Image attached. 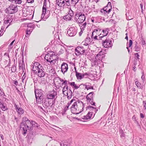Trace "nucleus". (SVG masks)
I'll use <instances>...</instances> for the list:
<instances>
[{
  "label": "nucleus",
  "mask_w": 146,
  "mask_h": 146,
  "mask_svg": "<svg viewBox=\"0 0 146 146\" xmlns=\"http://www.w3.org/2000/svg\"><path fill=\"white\" fill-rule=\"evenodd\" d=\"M51 65H54L56 64H57L58 62V59H54L52 60L51 62H49Z\"/></svg>",
  "instance_id": "nucleus-32"
},
{
  "label": "nucleus",
  "mask_w": 146,
  "mask_h": 146,
  "mask_svg": "<svg viewBox=\"0 0 146 146\" xmlns=\"http://www.w3.org/2000/svg\"><path fill=\"white\" fill-rule=\"evenodd\" d=\"M140 50V48L138 47H137L136 46L135 48V50L136 51H139Z\"/></svg>",
  "instance_id": "nucleus-56"
},
{
  "label": "nucleus",
  "mask_w": 146,
  "mask_h": 146,
  "mask_svg": "<svg viewBox=\"0 0 146 146\" xmlns=\"http://www.w3.org/2000/svg\"><path fill=\"white\" fill-rule=\"evenodd\" d=\"M0 108L3 111H5L8 109L7 107L4 106L1 102H0Z\"/></svg>",
  "instance_id": "nucleus-27"
},
{
  "label": "nucleus",
  "mask_w": 146,
  "mask_h": 146,
  "mask_svg": "<svg viewBox=\"0 0 146 146\" xmlns=\"http://www.w3.org/2000/svg\"><path fill=\"white\" fill-rule=\"evenodd\" d=\"M43 91L41 90L35 89V93L36 102L37 103L40 104L43 102Z\"/></svg>",
  "instance_id": "nucleus-4"
},
{
  "label": "nucleus",
  "mask_w": 146,
  "mask_h": 146,
  "mask_svg": "<svg viewBox=\"0 0 146 146\" xmlns=\"http://www.w3.org/2000/svg\"><path fill=\"white\" fill-rule=\"evenodd\" d=\"M68 86L67 85H65L63 87L62 89V92L64 94V92L68 90Z\"/></svg>",
  "instance_id": "nucleus-37"
},
{
  "label": "nucleus",
  "mask_w": 146,
  "mask_h": 146,
  "mask_svg": "<svg viewBox=\"0 0 146 146\" xmlns=\"http://www.w3.org/2000/svg\"><path fill=\"white\" fill-rule=\"evenodd\" d=\"M72 91L70 90H69L67 92L68 98L70 99L72 96Z\"/></svg>",
  "instance_id": "nucleus-29"
},
{
  "label": "nucleus",
  "mask_w": 146,
  "mask_h": 146,
  "mask_svg": "<svg viewBox=\"0 0 146 146\" xmlns=\"http://www.w3.org/2000/svg\"><path fill=\"white\" fill-rule=\"evenodd\" d=\"M85 49H84L83 46H78L75 49L76 54L79 55L80 54H82L85 53Z\"/></svg>",
  "instance_id": "nucleus-14"
},
{
  "label": "nucleus",
  "mask_w": 146,
  "mask_h": 146,
  "mask_svg": "<svg viewBox=\"0 0 146 146\" xmlns=\"http://www.w3.org/2000/svg\"><path fill=\"white\" fill-rule=\"evenodd\" d=\"M11 70L12 72H15L16 70V67L15 66H13L12 67Z\"/></svg>",
  "instance_id": "nucleus-49"
},
{
  "label": "nucleus",
  "mask_w": 146,
  "mask_h": 146,
  "mask_svg": "<svg viewBox=\"0 0 146 146\" xmlns=\"http://www.w3.org/2000/svg\"><path fill=\"white\" fill-rule=\"evenodd\" d=\"M75 20L78 23H82L85 20L86 17L85 15L82 12L77 11L75 14Z\"/></svg>",
  "instance_id": "nucleus-5"
},
{
  "label": "nucleus",
  "mask_w": 146,
  "mask_h": 146,
  "mask_svg": "<svg viewBox=\"0 0 146 146\" xmlns=\"http://www.w3.org/2000/svg\"><path fill=\"white\" fill-rule=\"evenodd\" d=\"M67 2L69 4V5H70V0H66Z\"/></svg>",
  "instance_id": "nucleus-62"
},
{
  "label": "nucleus",
  "mask_w": 146,
  "mask_h": 146,
  "mask_svg": "<svg viewBox=\"0 0 146 146\" xmlns=\"http://www.w3.org/2000/svg\"><path fill=\"white\" fill-rule=\"evenodd\" d=\"M14 84L16 85H17L18 84V82L17 81H15L14 82Z\"/></svg>",
  "instance_id": "nucleus-63"
},
{
  "label": "nucleus",
  "mask_w": 146,
  "mask_h": 146,
  "mask_svg": "<svg viewBox=\"0 0 146 146\" xmlns=\"http://www.w3.org/2000/svg\"><path fill=\"white\" fill-rule=\"evenodd\" d=\"M88 76H89L88 74L86 73H84V74H82L83 78H87Z\"/></svg>",
  "instance_id": "nucleus-46"
},
{
  "label": "nucleus",
  "mask_w": 146,
  "mask_h": 146,
  "mask_svg": "<svg viewBox=\"0 0 146 146\" xmlns=\"http://www.w3.org/2000/svg\"><path fill=\"white\" fill-rule=\"evenodd\" d=\"M83 43H84V44H83V45H84L85 46H87L88 45V44H89V43L88 42H83Z\"/></svg>",
  "instance_id": "nucleus-55"
},
{
  "label": "nucleus",
  "mask_w": 146,
  "mask_h": 146,
  "mask_svg": "<svg viewBox=\"0 0 146 146\" xmlns=\"http://www.w3.org/2000/svg\"><path fill=\"white\" fill-rule=\"evenodd\" d=\"M132 44V41L131 40H129V47H130Z\"/></svg>",
  "instance_id": "nucleus-53"
},
{
  "label": "nucleus",
  "mask_w": 146,
  "mask_h": 146,
  "mask_svg": "<svg viewBox=\"0 0 146 146\" xmlns=\"http://www.w3.org/2000/svg\"><path fill=\"white\" fill-rule=\"evenodd\" d=\"M94 93L93 92L90 93L87 95L86 98L88 102L90 103L91 105L96 106L95 102H93V94Z\"/></svg>",
  "instance_id": "nucleus-9"
},
{
  "label": "nucleus",
  "mask_w": 146,
  "mask_h": 146,
  "mask_svg": "<svg viewBox=\"0 0 146 146\" xmlns=\"http://www.w3.org/2000/svg\"><path fill=\"white\" fill-rule=\"evenodd\" d=\"M61 72L63 74H64L67 71L68 69V64L66 63L63 62L61 65Z\"/></svg>",
  "instance_id": "nucleus-15"
},
{
  "label": "nucleus",
  "mask_w": 146,
  "mask_h": 146,
  "mask_svg": "<svg viewBox=\"0 0 146 146\" xmlns=\"http://www.w3.org/2000/svg\"><path fill=\"white\" fill-rule=\"evenodd\" d=\"M35 25L33 23H29L27 25V29H32V31L35 28Z\"/></svg>",
  "instance_id": "nucleus-25"
},
{
  "label": "nucleus",
  "mask_w": 146,
  "mask_h": 146,
  "mask_svg": "<svg viewBox=\"0 0 146 146\" xmlns=\"http://www.w3.org/2000/svg\"><path fill=\"white\" fill-rule=\"evenodd\" d=\"M5 27L3 28L2 27L1 28V29L0 31V36H2L3 35V32L4 31Z\"/></svg>",
  "instance_id": "nucleus-44"
},
{
  "label": "nucleus",
  "mask_w": 146,
  "mask_h": 146,
  "mask_svg": "<svg viewBox=\"0 0 146 146\" xmlns=\"http://www.w3.org/2000/svg\"><path fill=\"white\" fill-rule=\"evenodd\" d=\"M15 107L16 110L17 112L20 115L23 114L24 112L23 109L21 107H18V106L15 104Z\"/></svg>",
  "instance_id": "nucleus-22"
},
{
  "label": "nucleus",
  "mask_w": 146,
  "mask_h": 146,
  "mask_svg": "<svg viewBox=\"0 0 146 146\" xmlns=\"http://www.w3.org/2000/svg\"><path fill=\"white\" fill-rule=\"evenodd\" d=\"M32 70L40 77H42L45 76V72L43 66L38 62H35L33 64Z\"/></svg>",
  "instance_id": "nucleus-3"
},
{
  "label": "nucleus",
  "mask_w": 146,
  "mask_h": 146,
  "mask_svg": "<svg viewBox=\"0 0 146 146\" xmlns=\"http://www.w3.org/2000/svg\"><path fill=\"white\" fill-rule=\"evenodd\" d=\"M7 10L9 13L12 14L17 12L18 11V8L17 6L12 5L9 7Z\"/></svg>",
  "instance_id": "nucleus-12"
},
{
  "label": "nucleus",
  "mask_w": 146,
  "mask_h": 146,
  "mask_svg": "<svg viewBox=\"0 0 146 146\" xmlns=\"http://www.w3.org/2000/svg\"><path fill=\"white\" fill-rule=\"evenodd\" d=\"M56 3L59 7L69 6V4L66 0H56Z\"/></svg>",
  "instance_id": "nucleus-10"
},
{
  "label": "nucleus",
  "mask_w": 146,
  "mask_h": 146,
  "mask_svg": "<svg viewBox=\"0 0 146 146\" xmlns=\"http://www.w3.org/2000/svg\"><path fill=\"white\" fill-rule=\"evenodd\" d=\"M75 69L76 70V76L77 78V79L78 80L82 79L83 78L82 74L80 73H79L77 72V71H76V69L75 68Z\"/></svg>",
  "instance_id": "nucleus-24"
},
{
  "label": "nucleus",
  "mask_w": 146,
  "mask_h": 146,
  "mask_svg": "<svg viewBox=\"0 0 146 146\" xmlns=\"http://www.w3.org/2000/svg\"><path fill=\"white\" fill-rule=\"evenodd\" d=\"M4 55L7 56L9 58H10L9 54L7 53H5L4 54Z\"/></svg>",
  "instance_id": "nucleus-60"
},
{
  "label": "nucleus",
  "mask_w": 146,
  "mask_h": 146,
  "mask_svg": "<svg viewBox=\"0 0 146 146\" xmlns=\"http://www.w3.org/2000/svg\"><path fill=\"white\" fill-rule=\"evenodd\" d=\"M111 9V3L109 2L107 6L101 10V12L104 15L108 14L110 12Z\"/></svg>",
  "instance_id": "nucleus-8"
},
{
  "label": "nucleus",
  "mask_w": 146,
  "mask_h": 146,
  "mask_svg": "<svg viewBox=\"0 0 146 146\" xmlns=\"http://www.w3.org/2000/svg\"><path fill=\"white\" fill-rule=\"evenodd\" d=\"M53 33L54 34V36H61V34L59 31H58L57 32H56V31H53Z\"/></svg>",
  "instance_id": "nucleus-34"
},
{
  "label": "nucleus",
  "mask_w": 146,
  "mask_h": 146,
  "mask_svg": "<svg viewBox=\"0 0 146 146\" xmlns=\"http://www.w3.org/2000/svg\"><path fill=\"white\" fill-rule=\"evenodd\" d=\"M86 25V22H85L82 25V26H81V31H82V29H84V28H85V27Z\"/></svg>",
  "instance_id": "nucleus-43"
},
{
  "label": "nucleus",
  "mask_w": 146,
  "mask_h": 146,
  "mask_svg": "<svg viewBox=\"0 0 146 146\" xmlns=\"http://www.w3.org/2000/svg\"><path fill=\"white\" fill-rule=\"evenodd\" d=\"M13 21L11 17L10 18L7 17V19L5 20L4 22V27H6V28L7 29L8 27L10 25Z\"/></svg>",
  "instance_id": "nucleus-19"
},
{
  "label": "nucleus",
  "mask_w": 146,
  "mask_h": 146,
  "mask_svg": "<svg viewBox=\"0 0 146 146\" xmlns=\"http://www.w3.org/2000/svg\"><path fill=\"white\" fill-rule=\"evenodd\" d=\"M140 117L141 118H143L144 117V115L142 113H140Z\"/></svg>",
  "instance_id": "nucleus-61"
},
{
  "label": "nucleus",
  "mask_w": 146,
  "mask_h": 146,
  "mask_svg": "<svg viewBox=\"0 0 146 146\" xmlns=\"http://www.w3.org/2000/svg\"><path fill=\"white\" fill-rule=\"evenodd\" d=\"M35 121H30L27 117H23L22 122L20 125V128H22L23 129V134H25L28 129L30 130H32L33 126L34 125L35 126Z\"/></svg>",
  "instance_id": "nucleus-1"
},
{
  "label": "nucleus",
  "mask_w": 146,
  "mask_h": 146,
  "mask_svg": "<svg viewBox=\"0 0 146 146\" xmlns=\"http://www.w3.org/2000/svg\"><path fill=\"white\" fill-rule=\"evenodd\" d=\"M144 78H145V76L143 74L141 77V78L142 79V81L143 82H144V81H145Z\"/></svg>",
  "instance_id": "nucleus-57"
},
{
  "label": "nucleus",
  "mask_w": 146,
  "mask_h": 146,
  "mask_svg": "<svg viewBox=\"0 0 146 146\" xmlns=\"http://www.w3.org/2000/svg\"><path fill=\"white\" fill-rule=\"evenodd\" d=\"M9 1H12L13 3H21V0H9Z\"/></svg>",
  "instance_id": "nucleus-35"
},
{
  "label": "nucleus",
  "mask_w": 146,
  "mask_h": 146,
  "mask_svg": "<svg viewBox=\"0 0 146 146\" xmlns=\"http://www.w3.org/2000/svg\"><path fill=\"white\" fill-rule=\"evenodd\" d=\"M65 48L64 47H63V48H61V49L59 51L60 52V54H62L64 52V49Z\"/></svg>",
  "instance_id": "nucleus-50"
},
{
  "label": "nucleus",
  "mask_w": 146,
  "mask_h": 146,
  "mask_svg": "<svg viewBox=\"0 0 146 146\" xmlns=\"http://www.w3.org/2000/svg\"><path fill=\"white\" fill-rule=\"evenodd\" d=\"M143 103L144 107L145 108V109H146V102L144 101H143Z\"/></svg>",
  "instance_id": "nucleus-59"
},
{
  "label": "nucleus",
  "mask_w": 146,
  "mask_h": 146,
  "mask_svg": "<svg viewBox=\"0 0 146 146\" xmlns=\"http://www.w3.org/2000/svg\"><path fill=\"white\" fill-rule=\"evenodd\" d=\"M75 101V100L72 99L70 102H68L67 105L64 107L62 111V115H64L65 114L66 112L68 109V108L70 105L72 104L73 102Z\"/></svg>",
  "instance_id": "nucleus-18"
},
{
  "label": "nucleus",
  "mask_w": 146,
  "mask_h": 146,
  "mask_svg": "<svg viewBox=\"0 0 146 146\" xmlns=\"http://www.w3.org/2000/svg\"><path fill=\"white\" fill-rule=\"evenodd\" d=\"M81 86H84L85 88L86 89L88 90L89 89H93V87L92 86L88 87L87 85L83 84H81Z\"/></svg>",
  "instance_id": "nucleus-38"
},
{
  "label": "nucleus",
  "mask_w": 146,
  "mask_h": 146,
  "mask_svg": "<svg viewBox=\"0 0 146 146\" xmlns=\"http://www.w3.org/2000/svg\"><path fill=\"white\" fill-rule=\"evenodd\" d=\"M27 2L29 3H32L34 2V0H27Z\"/></svg>",
  "instance_id": "nucleus-54"
},
{
  "label": "nucleus",
  "mask_w": 146,
  "mask_h": 146,
  "mask_svg": "<svg viewBox=\"0 0 146 146\" xmlns=\"http://www.w3.org/2000/svg\"><path fill=\"white\" fill-rule=\"evenodd\" d=\"M42 11H43V12L44 13L45 11L46 12V6L45 5H43L42 9Z\"/></svg>",
  "instance_id": "nucleus-47"
},
{
  "label": "nucleus",
  "mask_w": 146,
  "mask_h": 146,
  "mask_svg": "<svg viewBox=\"0 0 146 146\" xmlns=\"http://www.w3.org/2000/svg\"><path fill=\"white\" fill-rule=\"evenodd\" d=\"M0 95L2 96H5L3 91V90L2 88H0Z\"/></svg>",
  "instance_id": "nucleus-41"
},
{
  "label": "nucleus",
  "mask_w": 146,
  "mask_h": 146,
  "mask_svg": "<svg viewBox=\"0 0 146 146\" xmlns=\"http://www.w3.org/2000/svg\"><path fill=\"white\" fill-rule=\"evenodd\" d=\"M15 39L13 40L10 44L9 45V49H11L13 48V46L12 45L15 42Z\"/></svg>",
  "instance_id": "nucleus-42"
},
{
  "label": "nucleus",
  "mask_w": 146,
  "mask_h": 146,
  "mask_svg": "<svg viewBox=\"0 0 146 146\" xmlns=\"http://www.w3.org/2000/svg\"><path fill=\"white\" fill-rule=\"evenodd\" d=\"M57 95V92L56 90H53L50 92L47 95V98L48 99H53L55 98Z\"/></svg>",
  "instance_id": "nucleus-11"
},
{
  "label": "nucleus",
  "mask_w": 146,
  "mask_h": 146,
  "mask_svg": "<svg viewBox=\"0 0 146 146\" xmlns=\"http://www.w3.org/2000/svg\"><path fill=\"white\" fill-rule=\"evenodd\" d=\"M73 103L70 108L71 111L73 113L77 114L83 111L84 104L81 101L75 100Z\"/></svg>",
  "instance_id": "nucleus-2"
},
{
  "label": "nucleus",
  "mask_w": 146,
  "mask_h": 146,
  "mask_svg": "<svg viewBox=\"0 0 146 146\" xmlns=\"http://www.w3.org/2000/svg\"><path fill=\"white\" fill-rule=\"evenodd\" d=\"M70 84L72 86H73L75 89H77L80 87H82V86H81V84L79 85V86H77L76 84H75V82H73L70 83Z\"/></svg>",
  "instance_id": "nucleus-28"
},
{
  "label": "nucleus",
  "mask_w": 146,
  "mask_h": 146,
  "mask_svg": "<svg viewBox=\"0 0 146 146\" xmlns=\"http://www.w3.org/2000/svg\"><path fill=\"white\" fill-rule=\"evenodd\" d=\"M108 29H106L102 30L101 35H102L103 36H106L108 33Z\"/></svg>",
  "instance_id": "nucleus-26"
},
{
  "label": "nucleus",
  "mask_w": 146,
  "mask_h": 146,
  "mask_svg": "<svg viewBox=\"0 0 146 146\" xmlns=\"http://www.w3.org/2000/svg\"><path fill=\"white\" fill-rule=\"evenodd\" d=\"M76 29L73 28H70L67 31V34L69 36H74L76 35Z\"/></svg>",
  "instance_id": "nucleus-16"
},
{
  "label": "nucleus",
  "mask_w": 146,
  "mask_h": 146,
  "mask_svg": "<svg viewBox=\"0 0 146 146\" xmlns=\"http://www.w3.org/2000/svg\"><path fill=\"white\" fill-rule=\"evenodd\" d=\"M59 80L60 82H62V86L63 85H67V81L66 80H64L63 79L59 78Z\"/></svg>",
  "instance_id": "nucleus-31"
},
{
  "label": "nucleus",
  "mask_w": 146,
  "mask_h": 146,
  "mask_svg": "<svg viewBox=\"0 0 146 146\" xmlns=\"http://www.w3.org/2000/svg\"><path fill=\"white\" fill-rule=\"evenodd\" d=\"M99 63H100V62L98 61H95L94 59V62H92V66L98 65Z\"/></svg>",
  "instance_id": "nucleus-40"
},
{
  "label": "nucleus",
  "mask_w": 146,
  "mask_h": 146,
  "mask_svg": "<svg viewBox=\"0 0 146 146\" xmlns=\"http://www.w3.org/2000/svg\"><path fill=\"white\" fill-rule=\"evenodd\" d=\"M102 52V50H101L100 52L96 55L95 58V61H98L100 62L103 59L104 55Z\"/></svg>",
  "instance_id": "nucleus-13"
},
{
  "label": "nucleus",
  "mask_w": 146,
  "mask_h": 146,
  "mask_svg": "<svg viewBox=\"0 0 146 146\" xmlns=\"http://www.w3.org/2000/svg\"><path fill=\"white\" fill-rule=\"evenodd\" d=\"M60 145L61 146H69V145L66 144H63V146L62 145V144L61 143L60 144Z\"/></svg>",
  "instance_id": "nucleus-64"
},
{
  "label": "nucleus",
  "mask_w": 146,
  "mask_h": 146,
  "mask_svg": "<svg viewBox=\"0 0 146 146\" xmlns=\"http://www.w3.org/2000/svg\"><path fill=\"white\" fill-rule=\"evenodd\" d=\"M74 15V12L72 10L70 9L69 11L68 15H66L64 19H67L68 20H71L72 17Z\"/></svg>",
  "instance_id": "nucleus-21"
},
{
  "label": "nucleus",
  "mask_w": 146,
  "mask_h": 146,
  "mask_svg": "<svg viewBox=\"0 0 146 146\" xmlns=\"http://www.w3.org/2000/svg\"><path fill=\"white\" fill-rule=\"evenodd\" d=\"M120 134H121V137H124V135L123 134V131L122 130L120 132Z\"/></svg>",
  "instance_id": "nucleus-58"
},
{
  "label": "nucleus",
  "mask_w": 146,
  "mask_h": 146,
  "mask_svg": "<svg viewBox=\"0 0 146 146\" xmlns=\"http://www.w3.org/2000/svg\"><path fill=\"white\" fill-rule=\"evenodd\" d=\"M140 7L141 10V12L142 13H143V11L145 9V7L143 8V4L142 3L140 4Z\"/></svg>",
  "instance_id": "nucleus-45"
},
{
  "label": "nucleus",
  "mask_w": 146,
  "mask_h": 146,
  "mask_svg": "<svg viewBox=\"0 0 146 146\" xmlns=\"http://www.w3.org/2000/svg\"><path fill=\"white\" fill-rule=\"evenodd\" d=\"M93 38L95 40L97 39V37H87L85 40V42H88L90 43L92 41Z\"/></svg>",
  "instance_id": "nucleus-23"
},
{
  "label": "nucleus",
  "mask_w": 146,
  "mask_h": 146,
  "mask_svg": "<svg viewBox=\"0 0 146 146\" xmlns=\"http://www.w3.org/2000/svg\"><path fill=\"white\" fill-rule=\"evenodd\" d=\"M101 50H102L101 49L100 47H96V48H95V51L96 52L97 51V52L99 51L100 52Z\"/></svg>",
  "instance_id": "nucleus-48"
},
{
  "label": "nucleus",
  "mask_w": 146,
  "mask_h": 146,
  "mask_svg": "<svg viewBox=\"0 0 146 146\" xmlns=\"http://www.w3.org/2000/svg\"><path fill=\"white\" fill-rule=\"evenodd\" d=\"M101 30L98 28L95 29L92 32L91 36H98L101 35Z\"/></svg>",
  "instance_id": "nucleus-17"
},
{
  "label": "nucleus",
  "mask_w": 146,
  "mask_h": 146,
  "mask_svg": "<svg viewBox=\"0 0 146 146\" xmlns=\"http://www.w3.org/2000/svg\"><path fill=\"white\" fill-rule=\"evenodd\" d=\"M86 108L91 111L88 112L87 115L85 117V119H88L91 118L92 117V115L93 113L94 114V116L95 113L98 111V109L97 108L91 106H88L86 107Z\"/></svg>",
  "instance_id": "nucleus-6"
},
{
  "label": "nucleus",
  "mask_w": 146,
  "mask_h": 146,
  "mask_svg": "<svg viewBox=\"0 0 146 146\" xmlns=\"http://www.w3.org/2000/svg\"><path fill=\"white\" fill-rule=\"evenodd\" d=\"M135 83L136 86H137V87L138 88H139V89L142 88L140 86V85L141 84L138 81H136L135 82Z\"/></svg>",
  "instance_id": "nucleus-39"
},
{
  "label": "nucleus",
  "mask_w": 146,
  "mask_h": 146,
  "mask_svg": "<svg viewBox=\"0 0 146 146\" xmlns=\"http://www.w3.org/2000/svg\"><path fill=\"white\" fill-rule=\"evenodd\" d=\"M79 0H71L70 3L75 5L78 2Z\"/></svg>",
  "instance_id": "nucleus-36"
},
{
  "label": "nucleus",
  "mask_w": 146,
  "mask_h": 146,
  "mask_svg": "<svg viewBox=\"0 0 146 146\" xmlns=\"http://www.w3.org/2000/svg\"><path fill=\"white\" fill-rule=\"evenodd\" d=\"M135 58L136 59H139V55L138 54V53H137L135 54Z\"/></svg>",
  "instance_id": "nucleus-51"
},
{
  "label": "nucleus",
  "mask_w": 146,
  "mask_h": 146,
  "mask_svg": "<svg viewBox=\"0 0 146 146\" xmlns=\"http://www.w3.org/2000/svg\"><path fill=\"white\" fill-rule=\"evenodd\" d=\"M44 59L47 62H51L52 60L54 59H58V57L54 52L50 51L46 55Z\"/></svg>",
  "instance_id": "nucleus-7"
},
{
  "label": "nucleus",
  "mask_w": 146,
  "mask_h": 146,
  "mask_svg": "<svg viewBox=\"0 0 146 146\" xmlns=\"http://www.w3.org/2000/svg\"><path fill=\"white\" fill-rule=\"evenodd\" d=\"M46 13V12L45 11L44 13L43 11H42V13L41 15V19L44 21H45L47 19V17L45 16V14Z\"/></svg>",
  "instance_id": "nucleus-30"
},
{
  "label": "nucleus",
  "mask_w": 146,
  "mask_h": 146,
  "mask_svg": "<svg viewBox=\"0 0 146 146\" xmlns=\"http://www.w3.org/2000/svg\"><path fill=\"white\" fill-rule=\"evenodd\" d=\"M111 43L112 42L110 40L106 39L103 43V45L106 48L111 47L112 46Z\"/></svg>",
  "instance_id": "nucleus-20"
},
{
  "label": "nucleus",
  "mask_w": 146,
  "mask_h": 146,
  "mask_svg": "<svg viewBox=\"0 0 146 146\" xmlns=\"http://www.w3.org/2000/svg\"><path fill=\"white\" fill-rule=\"evenodd\" d=\"M32 31V29H27L26 31V35H25V36H29Z\"/></svg>",
  "instance_id": "nucleus-33"
},
{
  "label": "nucleus",
  "mask_w": 146,
  "mask_h": 146,
  "mask_svg": "<svg viewBox=\"0 0 146 146\" xmlns=\"http://www.w3.org/2000/svg\"><path fill=\"white\" fill-rule=\"evenodd\" d=\"M19 69H22V70H23V64H19Z\"/></svg>",
  "instance_id": "nucleus-52"
}]
</instances>
